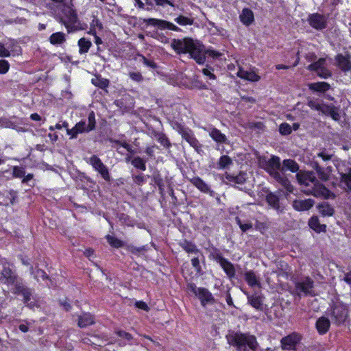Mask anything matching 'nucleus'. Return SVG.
<instances>
[{"instance_id": "obj_1", "label": "nucleus", "mask_w": 351, "mask_h": 351, "mask_svg": "<svg viewBox=\"0 0 351 351\" xmlns=\"http://www.w3.org/2000/svg\"><path fill=\"white\" fill-rule=\"evenodd\" d=\"M226 339L238 351H256L258 346L256 337L250 333L233 332L226 335Z\"/></svg>"}, {"instance_id": "obj_2", "label": "nucleus", "mask_w": 351, "mask_h": 351, "mask_svg": "<svg viewBox=\"0 0 351 351\" xmlns=\"http://www.w3.org/2000/svg\"><path fill=\"white\" fill-rule=\"evenodd\" d=\"M208 258L210 260L214 261L219 265L230 280L235 278L236 269L234 265L225 258L219 249L215 245L210 247Z\"/></svg>"}, {"instance_id": "obj_3", "label": "nucleus", "mask_w": 351, "mask_h": 351, "mask_svg": "<svg viewBox=\"0 0 351 351\" xmlns=\"http://www.w3.org/2000/svg\"><path fill=\"white\" fill-rule=\"evenodd\" d=\"M61 12L63 17L60 19V22L66 28L68 32L75 29V24L78 21V17L75 10L66 3H63L61 8Z\"/></svg>"}, {"instance_id": "obj_4", "label": "nucleus", "mask_w": 351, "mask_h": 351, "mask_svg": "<svg viewBox=\"0 0 351 351\" xmlns=\"http://www.w3.org/2000/svg\"><path fill=\"white\" fill-rule=\"evenodd\" d=\"M174 129L177 130L182 138L186 141L190 146L195 149L197 152L201 150L202 145L199 143L197 138L195 137L193 131L189 128L185 127L183 124L180 123H176Z\"/></svg>"}, {"instance_id": "obj_5", "label": "nucleus", "mask_w": 351, "mask_h": 351, "mask_svg": "<svg viewBox=\"0 0 351 351\" xmlns=\"http://www.w3.org/2000/svg\"><path fill=\"white\" fill-rule=\"evenodd\" d=\"M187 288L199 298L202 306H205L207 304L213 303L215 302L213 294L208 289L197 287L196 285L193 282L189 283Z\"/></svg>"}, {"instance_id": "obj_6", "label": "nucleus", "mask_w": 351, "mask_h": 351, "mask_svg": "<svg viewBox=\"0 0 351 351\" xmlns=\"http://www.w3.org/2000/svg\"><path fill=\"white\" fill-rule=\"evenodd\" d=\"M141 24H145L147 26H153L157 27L160 30H172L174 32H180L181 29L174 25L173 23L167 21L164 19H156V18H148V19H140Z\"/></svg>"}, {"instance_id": "obj_7", "label": "nucleus", "mask_w": 351, "mask_h": 351, "mask_svg": "<svg viewBox=\"0 0 351 351\" xmlns=\"http://www.w3.org/2000/svg\"><path fill=\"white\" fill-rule=\"evenodd\" d=\"M304 192L308 195H312L316 197H323L326 199L335 197L331 191L318 180L313 186L304 189Z\"/></svg>"}, {"instance_id": "obj_8", "label": "nucleus", "mask_w": 351, "mask_h": 351, "mask_svg": "<svg viewBox=\"0 0 351 351\" xmlns=\"http://www.w3.org/2000/svg\"><path fill=\"white\" fill-rule=\"evenodd\" d=\"M88 163L92 166L95 171L100 174L105 181H110L111 177L108 167L103 163L97 155L91 156L88 159Z\"/></svg>"}, {"instance_id": "obj_9", "label": "nucleus", "mask_w": 351, "mask_h": 351, "mask_svg": "<svg viewBox=\"0 0 351 351\" xmlns=\"http://www.w3.org/2000/svg\"><path fill=\"white\" fill-rule=\"evenodd\" d=\"M191 58L198 64H204L206 62V56L204 51V45L199 43H195L192 39L187 51Z\"/></svg>"}, {"instance_id": "obj_10", "label": "nucleus", "mask_w": 351, "mask_h": 351, "mask_svg": "<svg viewBox=\"0 0 351 351\" xmlns=\"http://www.w3.org/2000/svg\"><path fill=\"white\" fill-rule=\"evenodd\" d=\"M262 168L271 177H274L280 173L281 170L280 158L277 156H271V157L265 160L263 165Z\"/></svg>"}, {"instance_id": "obj_11", "label": "nucleus", "mask_w": 351, "mask_h": 351, "mask_svg": "<svg viewBox=\"0 0 351 351\" xmlns=\"http://www.w3.org/2000/svg\"><path fill=\"white\" fill-rule=\"evenodd\" d=\"M75 127L79 134L88 133L95 130L96 120L95 112L93 111H90L88 113L87 125L86 120H81L75 125Z\"/></svg>"}, {"instance_id": "obj_12", "label": "nucleus", "mask_w": 351, "mask_h": 351, "mask_svg": "<svg viewBox=\"0 0 351 351\" xmlns=\"http://www.w3.org/2000/svg\"><path fill=\"white\" fill-rule=\"evenodd\" d=\"M308 25L313 29L321 31L327 27V19L324 14L318 12L309 14L307 17Z\"/></svg>"}, {"instance_id": "obj_13", "label": "nucleus", "mask_w": 351, "mask_h": 351, "mask_svg": "<svg viewBox=\"0 0 351 351\" xmlns=\"http://www.w3.org/2000/svg\"><path fill=\"white\" fill-rule=\"evenodd\" d=\"M302 340V336L296 332H293L280 340L281 348L283 350H295L296 346Z\"/></svg>"}, {"instance_id": "obj_14", "label": "nucleus", "mask_w": 351, "mask_h": 351, "mask_svg": "<svg viewBox=\"0 0 351 351\" xmlns=\"http://www.w3.org/2000/svg\"><path fill=\"white\" fill-rule=\"evenodd\" d=\"M331 316L337 325L343 324L348 316V309L345 305L336 304L332 308Z\"/></svg>"}, {"instance_id": "obj_15", "label": "nucleus", "mask_w": 351, "mask_h": 351, "mask_svg": "<svg viewBox=\"0 0 351 351\" xmlns=\"http://www.w3.org/2000/svg\"><path fill=\"white\" fill-rule=\"evenodd\" d=\"M296 178L300 185H304L307 188L313 186L317 181L313 171L299 172L296 174Z\"/></svg>"}, {"instance_id": "obj_16", "label": "nucleus", "mask_w": 351, "mask_h": 351, "mask_svg": "<svg viewBox=\"0 0 351 351\" xmlns=\"http://www.w3.org/2000/svg\"><path fill=\"white\" fill-rule=\"evenodd\" d=\"M223 177L227 180L228 182H224L226 184H230L234 188L239 189L236 186V184H243L247 180V173L243 171H240L238 174L234 175L226 172Z\"/></svg>"}, {"instance_id": "obj_17", "label": "nucleus", "mask_w": 351, "mask_h": 351, "mask_svg": "<svg viewBox=\"0 0 351 351\" xmlns=\"http://www.w3.org/2000/svg\"><path fill=\"white\" fill-rule=\"evenodd\" d=\"M192 40L191 38H184L183 39H173L171 42V47L178 54L187 53L189 47Z\"/></svg>"}, {"instance_id": "obj_18", "label": "nucleus", "mask_w": 351, "mask_h": 351, "mask_svg": "<svg viewBox=\"0 0 351 351\" xmlns=\"http://www.w3.org/2000/svg\"><path fill=\"white\" fill-rule=\"evenodd\" d=\"M295 287L297 291H300L306 295H310L314 287V281L309 276H306L302 281L296 282Z\"/></svg>"}, {"instance_id": "obj_19", "label": "nucleus", "mask_w": 351, "mask_h": 351, "mask_svg": "<svg viewBox=\"0 0 351 351\" xmlns=\"http://www.w3.org/2000/svg\"><path fill=\"white\" fill-rule=\"evenodd\" d=\"M337 66L343 73H347L351 71V60L350 56H344L342 53H338L335 56Z\"/></svg>"}, {"instance_id": "obj_20", "label": "nucleus", "mask_w": 351, "mask_h": 351, "mask_svg": "<svg viewBox=\"0 0 351 351\" xmlns=\"http://www.w3.org/2000/svg\"><path fill=\"white\" fill-rule=\"evenodd\" d=\"M189 180L202 193L210 195H212L213 193V191L210 189L209 185L206 183L200 177L194 176L192 178H190Z\"/></svg>"}, {"instance_id": "obj_21", "label": "nucleus", "mask_w": 351, "mask_h": 351, "mask_svg": "<svg viewBox=\"0 0 351 351\" xmlns=\"http://www.w3.org/2000/svg\"><path fill=\"white\" fill-rule=\"evenodd\" d=\"M1 275L3 278L2 282L5 285H13L18 281L17 275L9 267L3 266Z\"/></svg>"}, {"instance_id": "obj_22", "label": "nucleus", "mask_w": 351, "mask_h": 351, "mask_svg": "<svg viewBox=\"0 0 351 351\" xmlns=\"http://www.w3.org/2000/svg\"><path fill=\"white\" fill-rule=\"evenodd\" d=\"M2 199V202L0 203V205L5 206L13 205L17 199V192L11 189L0 193V199Z\"/></svg>"}, {"instance_id": "obj_23", "label": "nucleus", "mask_w": 351, "mask_h": 351, "mask_svg": "<svg viewBox=\"0 0 351 351\" xmlns=\"http://www.w3.org/2000/svg\"><path fill=\"white\" fill-rule=\"evenodd\" d=\"M308 88L313 93L324 94L331 88V86L326 82H312L307 84Z\"/></svg>"}, {"instance_id": "obj_24", "label": "nucleus", "mask_w": 351, "mask_h": 351, "mask_svg": "<svg viewBox=\"0 0 351 351\" xmlns=\"http://www.w3.org/2000/svg\"><path fill=\"white\" fill-rule=\"evenodd\" d=\"M179 245L184 250L187 254H200L203 259L204 256L200 250L197 247L195 243L187 239H184L179 243Z\"/></svg>"}, {"instance_id": "obj_25", "label": "nucleus", "mask_w": 351, "mask_h": 351, "mask_svg": "<svg viewBox=\"0 0 351 351\" xmlns=\"http://www.w3.org/2000/svg\"><path fill=\"white\" fill-rule=\"evenodd\" d=\"M314 200L312 199H295L293 202V207L298 211H306L310 210L314 205Z\"/></svg>"}, {"instance_id": "obj_26", "label": "nucleus", "mask_w": 351, "mask_h": 351, "mask_svg": "<svg viewBox=\"0 0 351 351\" xmlns=\"http://www.w3.org/2000/svg\"><path fill=\"white\" fill-rule=\"evenodd\" d=\"M330 327V322L327 317L322 316L317 319L315 328L319 335H324L326 334L328 332Z\"/></svg>"}, {"instance_id": "obj_27", "label": "nucleus", "mask_w": 351, "mask_h": 351, "mask_svg": "<svg viewBox=\"0 0 351 351\" xmlns=\"http://www.w3.org/2000/svg\"><path fill=\"white\" fill-rule=\"evenodd\" d=\"M320 112L326 116L330 117L334 121H339L340 119L338 108L333 104H326L323 103V108Z\"/></svg>"}, {"instance_id": "obj_28", "label": "nucleus", "mask_w": 351, "mask_h": 351, "mask_svg": "<svg viewBox=\"0 0 351 351\" xmlns=\"http://www.w3.org/2000/svg\"><path fill=\"white\" fill-rule=\"evenodd\" d=\"M241 22L245 26H250L254 21V12L250 8H244L239 15Z\"/></svg>"}, {"instance_id": "obj_29", "label": "nucleus", "mask_w": 351, "mask_h": 351, "mask_svg": "<svg viewBox=\"0 0 351 351\" xmlns=\"http://www.w3.org/2000/svg\"><path fill=\"white\" fill-rule=\"evenodd\" d=\"M237 75L241 79L248 80L252 82H258L261 79V77L255 72L245 71L241 66L239 67Z\"/></svg>"}, {"instance_id": "obj_30", "label": "nucleus", "mask_w": 351, "mask_h": 351, "mask_svg": "<svg viewBox=\"0 0 351 351\" xmlns=\"http://www.w3.org/2000/svg\"><path fill=\"white\" fill-rule=\"evenodd\" d=\"M274 178L280 186H282L287 193H291L293 192L294 188L291 184L289 180L283 175V173H278Z\"/></svg>"}, {"instance_id": "obj_31", "label": "nucleus", "mask_w": 351, "mask_h": 351, "mask_svg": "<svg viewBox=\"0 0 351 351\" xmlns=\"http://www.w3.org/2000/svg\"><path fill=\"white\" fill-rule=\"evenodd\" d=\"M94 324V316L90 313H84L78 317L77 325L80 328H86Z\"/></svg>"}, {"instance_id": "obj_32", "label": "nucleus", "mask_w": 351, "mask_h": 351, "mask_svg": "<svg viewBox=\"0 0 351 351\" xmlns=\"http://www.w3.org/2000/svg\"><path fill=\"white\" fill-rule=\"evenodd\" d=\"M209 136L216 143L219 144H226L228 143V138L226 134L222 133L219 129L213 128L210 132Z\"/></svg>"}, {"instance_id": "obj_33", "label": "nucleus", "mask_w": 351, "mask_h": 351, "mask_svg": "<svg viewBox=\"0 0 351 351\" xmlns=\"http://www.w3.org/2000/svg\"><path fill=\"white\" fill-rule=\"evenodd\" d=\"M249 304L258 311L263 310V298L261 295L252 294L247 295Z\"/></svg>"}, {"instance_id": "obj_34", "label": "nucleus", "mask_w": 351, "mask_h": 351, "mask_svg": "<svg viewBox=\"0 0 351 351\" xmlns=\"http://www.w3.org/2000/svg\"><path fill=\"white\" fill-rule=\"evenodd\" d=\"M266 202L269 206L278 211L280 208V197L273 192H269L265 197Z\"/></svg>"}, {"instance_id": "obj_35", "label": "nucleus", "mask_w": 351, "mask_h": 351, "mask_svg": "<svg viewBox=\"0 0 351 351\" xmlns=\"http://www.w3.org/2000/svg\"><path fill=\"white\" fill-rule=\"evenodd\" d=\"M309 227L317 233L325 232L326 225L321 224L317 216H313L308 221Z\"/></svg>"}, {"instance_id": "obj_36", "label": "nucleus", "mask_w": 351, "mask_h": 351, "mask_svg": "<svg viewBox=\"0 0 351 351\" xmlns=\"http://www.w3.org/2000/svg\"><path fill=\"white\" fill-rule=\"evenodd\" d=\"M13 285V293L18 295H23L32 291V289L27 287L25 285L22 279H20L18 281H16V283H14Z\"/></svg>"}, {"instance_id": "obj_37", "label": "nucleus", "mask_w": 351, "mask_h": 351, "mask_svg": "<svg viewBox=\"0 0 351 351\" xmlns=\"http://www.w3.org/2000/svg\"><path fill=\"white\" fill-rule=\"evenodd\" d=\"M319 213L323 217H331L335 213L334 208L328 204V202H323L317 205Z\"/></svg>"}, {"instance_id": "obj_38", "label": "nucleus", "mask_w": 351, "mask_h": 351, "mask_svg": "<svg viewBox=\"0 0 351 351\" xmlns=\"http://www.w3.org/2000/svg\"><path fill=\"white\" fill-rule=\"evenodd\" d=\"M91 83L96 87L101 89H106L110 84L109 80L102 77L101 75H96L95 77L91 79Z\"/></svg>"}, {"instance_id": "obj_39", "label": "nucleus", "mask_w": 351, "mask_h": 351, "mask_svg": "<svg viewBox=\"0 0 351 351\" xmlns=\"http://www.w3.org/2000/svg\"><path fill=\"white\" fill-rule=\"evenodd\" d=\"M340 183L344 184V189L351 192V167L347 173H339Z\"/></svg>"}, {"instance_id": "obj_40", "label": "nucleus", "mask_w": 351, "mask_h": 351, "mask_svg": "<svg viewBox=\"0 0 351 351\" xmlns=\"http://www.w3.org/2000/svg\"><path fill=\"white\" fill-rule=\"evenodd\" d=\"M284 170H289L292 173H296L299 170V165L294 160L285 159L282 161L281 171L282 172Z\"/></svg>"}, {"instance_id": "obj_41", "label": "nucleus", "mask_w": 351, "mask_h": 351, "mask_svg": "<svg viewBox=\"0 0 351 351\" xmlns=\"http://www.w3.org/2000/svg\"><path fill=\"white\" fill-rule=\"evenodd\" d=\"M50 43L53 45H62L66 41V36L64 33L58 32L53 33L49 38Z\"/></svg>"}, {"instance_id": "obj_42", "label": "nucleus", "mask_w": 351, "mask_h": 351, "mask_svg": "<svg viewBox=\"0 0 351 351\" xmlns=\"http://www.w3.org/2000/svg\"><path fill=\"white\" fill-rule=\"evenodd\" d=\"M77 45L79 47V53L82 55L88 53L92 47V43L86 38L82 37L78 40Z\"/></svg>"}, {"instance_id": "obj_43", "label": "nucleus", "mask_w": 351, "mask_h": 351, "mask_svg": "<svg viewBox=\"0 0 351 351\" xmlns=\"http://www.w3.org/2000/svg\"><path fill=\"white\" fill-rule=\"evenodd\" d=\"M232 165V160L228 155H222L220 156L217 163V169H226Z\"/></svg>"}, {"instance_id": "obj_44", "label": "nucleus", "mask_w": 351, "mask_h": 351, "mask_svg": "<svg viewBox=\"0 0 351 351\" xmlns=\"http://www.w3.org/2000/svg\"><path fill=\"white\" fill-rule=\"evenodd\" d=\"M326 65V59L324 58H319L317 61L312 62L307 66V70L310 71L316 72L319 71Z\"/></svg>"}, {"instance_id": "obj_45", "label": "nucleus", "mask_w": 351, "mask_h": 351, "mask_svg": "<svg viewBox=\"0 0 351 351\" xmlns=\"http://www.w3.org/2000/svg\"><path fill=\"white\" fill-rule=\"evenodd\" d=\"M245 280L250 287H254L259 285L258 280L254 271L250 270L244 274Z\"/></svg>"}, {"instance_id": "obj_46", "label": "nucleus", "mask_w": 351, "mask_h": 351, "mask_svg": "<svg viewBox=\"0 0 351 351\" xmlns=\"http://www.w3.org/2000/svg\"><path fill=\"white\" fill-rule=\"evenodd\" d=\"M105 238L107 240L108 243L114 248H120L124 245V242L123 241L119 239L118 238L114 236L107 234Z\"/></svg>"}, {"instance_id": "obj_47", "label": "nucleus", "mask_w": 351, "mask_h": 351, "mask_svg": "<svg viewBox=\"0 0 351 351\" xmlns=\"http://www.w3.org/2000/svg\"><path fill=\"white\" fill-rule=\"evenodd\" d=\"M131 163L133 165V167L137 169H139L141 171L146 170V161L141 158L140 156L134 157L132 160Z\"/></svg>"}, {"instance_id": "obj_48", "label": "nucleus", "mask_w": 351, "mask_h": 351, "mask_svg": "<svg viewBox=\"0 0 351 351\" xmlns=\"http://www.w3.org/2000/svg\"><path fill=\"white\" fill-rule=\"evenodd\" d=\"M156 136L158 143L165 148L169 149L171 147V143L165 134L158 133Z\"/></svg>"}, {"instance_id": "obj_49", "label": "nucleus", "mask_w": 351, "mask_h": 351, "mask_svg": "<svg viewBox=\"0 0 351 351\" xmlns=\"http://www.w3.org/2000/svg\"><path fill=\"white\" fill-rule=\"evenodd\" d=\"M174 21L178 24L182 26L192 25L194 23L193 19L183 15H179L178 17L174 19Z\"/></svg>"}, {"instance_id": "obj_50", "label": "nucleus", "mask_w": 351, "mask_h": 351, "mask_svg": "<svg viewBox=\"0 0 351 351\" xmlns=\"http://www.w3.org/2000/svg\"><path fill=\"white\" fill-rule=\"evenodd\" d=\"M307 106L313 110L320 112L323 108V103L320 104L318 102L317 99L309 98L307 99Z\"/></svg>"}, {"instance_id": "obj_51", "label": "nucleus", "mask_w": 351, "mask_h": 351, "mask_svg": "<svg viewBox=\"0 0 351 351\" xmlns=\"http://www.w3.org/2000/svg\"><path fill=\"white\" fill-rule=\"evenodd\" d=\"M25 174V168L23 166L12 167V177L14 178H23Z\"/></svg>"}, {"instance_id": "obj_52", "label": "nucleus", "mask_w": 351, "mask_h": 351, "mask_svg": "<svg viewBox=\"0 0 351 351\" xmlns=\"http://www.w3.org/2000/svg\"><path fill=\"white\" fill-rule=\"evenodd\" d=\"M146 177L149 178V176H144L143 173L132 176V180L135 184L137 186H143L146 182Z\"/></svg>"}, {"instance_id": "obj_53", "label": "nucleus", "mask_w": 351, "mask_h": 351, "mask_svg": "<svg viewBox=\"0 0 351 351\" xmlns=\"http://www.w3.org/2000/svg\"><path fill=\"white\" fill-rule=\"evenodd\" d=\"M279 132L281 135L283 136L289 135L292 132L291 126L286 122L282 123L279 125Z\"/></svg>"}, {"instance_id": "obj_54", "label": "nucleus", "mask_w": 351, "mask_h": 351, "mask_svg": "<svg viewBox=\"0 0 351 351\" xmlns=\"http://www.w3.org/2000/svg\"><path fill=\"white\" fill-rule=\"evenodd\" d=\"M114 143L125 149L130 154H134L136 153L135 150L132 148V145L128 143L125 141H120V140H114Z\"/></svg>"}, {"instance_id": "obj_55", "label": "nucleus", "mask_w": 351, "mask_h": 351, "mask_svg": "<svg viewBox=\"0 0 351 351\" xmlns=\"http://www.w3.org/2000/svg\"><path fill=\"white\" fill-rule=\"evenodd\" d=\"M138 56L141 58V61L143 63L144 65L152 69H157L158 66L154 60L147 59L145 56L142 54H139Z\"/></svg>"}, {"instance_id": "obj_56", "label": "nucleus", "mask_w": 351, "mask_h": 351, "mask_svg": "<svg viewBox=\"0 0 351 351\" xmlns=\"http://www.w3.org/2000/svg\"><path fill=\"white\" fill-rule=\"evenodd\" d=\"M128 250L130 252L134 255H140L141 253L147 251L146 245H143L141 247H136L134 245H130L128 247Z\"/></svg>"}, {"instance_id": "obj_57", "label": "nucleus", "mask_w": 351, "mask_h": 351, "mask_svg": "<svg viewBox=\"0 0 351 351\" xmlns=\"http://www.w3.org/2000/svg\"><path fill=\"white\" fill-rule=\"evenodd\" d=\"M317 75L322 79H328L332 76V72L325 66L316 71Z\"/></svg>"}, {"instance_id": "obj_58", "label": "nucleus", "mask_w": 351, "mask_h": 351, "mask_svg": "<svg viewBox=\"0 0 351 351\" xmlns=\"http://www.w3.org/2000/svg\"><path fill=\"white\" fill-rule=\"evenodd\" d=\"M214 69L211 66H206L202 70V73L208 77L209 80H215L217 79L216 75L213 73Z\"/></svg>"}, {"instance_id": "obj_59", "label": "nucleus", "mask_w": 351, "mask_h": 351, "mask_svg": "<svg viewBox=\"0 0 351 351\" xmlns=\"http://www.w3.org/2000/svg\"><path fill=\"white\" fill-rule=\"evenodd\" d=\"M247 127H248V128H250L251 130L257 129V130L263 131V130H264L265 126V124L263 122L252 121V122H249L247 123Z\"/></svg>"}, {"instance_id": "obj_60", "label": "nucleus", "mask_w": 351, "mask_h": 351, "mask_svg": "<svg viewBox=\"0 0 351 351\" xmlns=\"http://www.w3.org/2000/svg\"><path fill=\"white\" fill-rule=\"evenodd\" d=\"M237 223L239 225V228L242 230V232H245L248 230L252 229L253 226L252 223H243L239 217H237L235 219Z\"/></svg>"}, {"instance_id": "obj_61", "label": "nucleus", "mask_w": 351, "mask_h": 351, "mask_svg": "<svg viewBox=\"0 0 351 351\" xmlns=\"http://www.w3.org/2000/svg\"><path fill=\"white\" fill-rule=\"evenodd\" d=\"M205 56L208 55L209 57L213 58V59H218L223 54L219 51L213 49H208L204 51Z\"/></svg>"}, {"instance_id": "obj_62", "label": "nucleus", "mask_w": 351, "mask_h": 351, "mask_svg": "<svg viewBox=\"0 0 351 351\" xmlns=\"http://www.w3.org/2000/svg\"><path fill=\"white\" fill-rule=\"evenodd\" d=\"M32 295V291L22 295L23 298V301L24 304L29 308H33L34 306V303L29 302L31 300Z\"/></svg>"}, {"instance_id": "obj_63", "label": "nucleus", "mask_w": 351, "mask_h": 351, "mask_svg": "<svg viewBox=\"0 0 351 351\" xmlns=\"http://www.w3.org/2000/svg\"><path fill=\"white\" fill-rule=\"evenodd\" d=\"M115 334L118 337L123 338L128 341H131L133 339V336L130 333L122 330H117L115 332Z\"/></svg>"}, {"instance_id": "obj_64", "label": "nucleus", "mask_w": 351, "mask_h": 351, "mask_svg": "<svg viewBox=\"0 0 351 351\" xmlns=\"http://www.w3.org/2000/svg\"><path fill=\"white\" fill-rule=\"evenodd\" d=\"M10 69V64L5 60H0V74H5Z\"/></svg>"}]
</instances>
